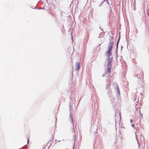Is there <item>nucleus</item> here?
I'll return each instance as SVG.
<instances>
[{"label": "nucleus", "mask_w": 149, "mask_h": 149, "mask_svg": "<svg viewBox=\"0 0 149 149\" xmlns=\"http://www.w3.org/2000/svg\"><path fill=\"white\" fill-rule=\"evenodd\" d=\"M113 44V41L110 42L109 43V45L108 47V50L106 53V56L108 57V60L109 58L112 57V53L111 52V49L112 48V46Z\"/></svg>", "instance_id": "obj_1"}, {"label": "nucleus", "mask_w": 149, "mask_h": 149, "mask_svg": "<svg viewBox=\"0 0 149 149\" xmlns=\"http://www.w3.org/2000/svg\"><path fill=\"white\" fill-rule=\"evenodd\" d=\"M112 60V57L109 58L108 59V67L106 71L105 72V74H107V75H109L111 73V70L112 66V64L111 62Z\"/></svg>", "instance_id": "obj_2"}, {"label": "nucleus", "mask_w": 149, "mask_h": 149, "mask_svg": "<svg viewBox=\"0 0 149 149\" xmlns=\"http://www.w3.org/2000/svg\"><path fill=\"white\" fill-rule=\"evenodd\" d=\"M140 74H138V75H136L135 76L136 77H137L138 78H143V74L142 71L140 72Z\"/></svg>", "instance_id": "obj_3"}, {"label": "nucleus", "mask_w": 149, "mask_h": 149, "mask_svg": "<svg viewBox=\"0 0 149 149\" xmlns=\"http://www.w3.org/2000/svg\"><path fill=\"white\" fill-rule=\"evenodd\" d=\"M113 78H112V77H110V78H109V79L108 82L109 83H110V81H113ZM111 85V84L110 83H108V84H107V87H110Z\"/></svg>", "instance_id": "obj_4"}, {"label": "nucleus", "mask_w": 149, "mask_h": 149, "mask_svg": "<svg viewBox=\"0 0 149 149\" xmlns=\"http://www.w3.org/2000/svg\"><path fill=\"white\" fill-rule=\"evenodd\" d=\"M77 67L76 70H78L80 68V63H77V64L76 65Z\"/></svg>", "instance_id": "obj_5"}, {"label": "nucleus", "mask_w": 149, "mask_h": 149, "mask_svg": "<svg viewBox=\"0 0 149 149\" xmlns=\"http://www.w3.org/2000/svg\"><path fill=\"white\" fill-rule=\"evenodd\" d=\"M117 88L118 89V93L119 92V91H120V90L119 89V87H118V85H117Z\"/></svg>", "instance_id": "obj_6"}, {"label": "nucleus", "mask_w": 149, "mask_h": 149, "mask_svg": "<svg viewBox=\"0 0 149 149\" xmlns=\"http://www.w3.org/2000/svg\"><path fill=\"white\" fill-rule=\"evenodd\" d=\"M72 123L73 127H74V125H73V122L72 121Z\"/></svg>", "instance_id": "obj_7"}, {"label": "nucleus", "mask_w": 149, "mask_h": 149, "mask_svg": "<svg viewBox=\"0 0 149 149\" xmlns=\"http://www.w3.org/2000/svg\"><path fill=\"white\" fill-rule=\"evenodd\" d=\"M29 141V140L28 139L27 140V142L28 143Z\"/></svg>", "instance_id": "obj_8"}]
</instances>
